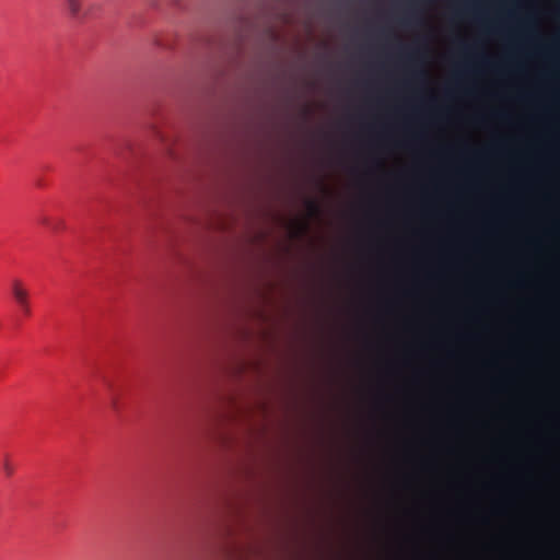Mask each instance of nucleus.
Segmentation results:
<instances>
[{"label": "nucleus", "instance_id": "1", "mask_svg": "<svg viewBox=\"0 0 560 560\" xmlns=\"http://www.w3.org/2000/svg\"><path fill=\"white\" fill-rule=\"evenodd\" d=\"M68 13L71 19L78 22H84L92 18L94 4L84 8L82 0H66Z\"/></svg>", "mask_w": 560, "mask_h": 560}, {"label": "nucleus", "instance_id": "2", "mask_svg": "<svg viewBox=\"0 0 560 560\" xmlns=\"http://www.w3.org/2000/svg\"><path fill=\"white\" fill-rule=\"evenodd\" d=\"M11 292L18 305L25 306V302L28 301V291L20 280L15 279L12 281Z\"/></svg>", "mask_w": 560, "mask_h": 560}, {"label": "nucleus", "instance_id": "3", "mask_svg": "<svg viewBox=\"0 0 560 560\" xmlns=\"http://www.w3.org/2000/svg\"><path fill=\"white\" fill-rule=\"evenodd\" d=\"M418 49L416 48H410V49H405L404 48V56L406 57V59H408L409 61H415L416 58L418 57Z\"/></svg>", "mask_w": 560, "mask_h": 560}, {"label": "nucleus", "instance_id": "4", "mask_svg": "<svg viewBox=\"0 0 560 560\" xmlns=\"http://www.w3.org/2000/svg\"><path fill=\"white\" fill-rule=\"evenodd\" d=\"M2 468L8 477L12 476L14 472V467L8 458L3 460Z\"/></svg>", "mask_w": 560, "mask_h": 560}, {"label": "nucleus", "instance_id": "5", "mask_svg": "<svg viewBox=\"0 0 560 560\" xmlns=\"http://www.w3.org/2000/svg\"><path fill=\"white\" fill-rule=\"evenodd\" d=\"M413 78L417 79V80H423L425 78V73L420 70V71H413Z\"/></svg>", "mask_w": 560, "mask_h": 560}, {"label": "nucleus", "instance_id": "6", "mask_svg": "<svg viewBox=\"0 0 560 560\" xmlns=\"http://www.w3.org/2000/svg\"><path fill=\"white\" fill-rule=\"evenodd\" d=\"M22 312L28 316L31 314L30 301L25 302V306H20Z\"/></svg>", "mask_w": 560, "mask_h": 560}, {"label": "nucleus", "instance_id": "7", "mask_svg": "<svg viewBox=\"0 0 560 560\" xmlns=\"http://www.w3.org/2000/svg\"><path fill=\"white\" fill-rule=\"evenodd\" d=\"M308 209H310L311 212H316L317 211V205L314 201H310L308 202Z\"/></svg>", "mask_w": 560, "mask_h": 560}]
</instances>
